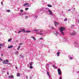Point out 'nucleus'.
I'll list each match as a JSON object with an SVG mask.
<instances>
[{"mask_svg": "<svg viewBox=\"0 0 79 79\" xmlns=\"http://www.w3.org/2000/svg\"><path fill=\"white\" fill-rule=\"evenodd\" d=\"M21 32V31H20L18 32V33H20Z\"/></svg>", "mask_w": 79, "mask_h": 79, "instance_id": "f704fd0d", "label": "nucleus"}, {"mask_svg": "<svg viewBox=\"0 0 79 79\" xmlns=\"http://www.w3.org/2000/svg\"><path fill=\"white\" fill-rule=\"evenodd\" d=\"M60 52H57V56H60Z\"/></svg>", "mask_w": 79, "mask_h": 79, "instance_id": "0eeeda50", "label": "nucleus"}, {"mask_svg": "<svg viewBox=\"0 0 79 79\" xmlns=\"http://www.w3.org/2000/svg\"><path fill=\"white\" fill-rule=\"evenodd\" d=\"M43 38L41 37V38H40V40H43Z\"/></svg>", "mask_w": 79, "mask_h": 79, "instance_id": "c756f323", "label": "nucleus"}, {"mask_svg": "<svg viewBox=\"0 0 79 79\" xmlns=\"http://www.w3.org/2000/svg\"><path fill=\"white\" fill-rule=\"evenodd\" d=\"M16 69H18V67H16Z\"/></svg>", "mask_w": 79, "mask_h": 79, "instance_id": "c03bdc74", "label": "nucleus"}, {"mask_svg": "<svg viewBox=\"0 0 79 79\" xmlns=\"http://www.w3.org/2000/svg\"><path fill=\"white\" fill-rule=\"evenodd\" d=\"M12 40V39H10L8 40V41L10 42L11 41V40Z\"/></svg>", "mask_w": 79, "mask_h": 79, "instance_id": "5701e85b", "label": "nucleus"}, {"mask_svg": "<svg viewBox=\"0 0 79 79\" xmlns=\"http://www.w3.org/2000/svg\"><path fill=\"white\" fill-rule=\"evenodd\" d=\"M2 48V47H1V46H0V48Z\"/></svg>", "mask_w": 79, "mask_h": 79, "instance_id": "49530a36", "label": "nucleus"}, {"mask_svg": "<svg viewBox=\"0 0 79 79\" xmlns=\"http://www.w3.org/2000/svg\"><path fill=\"white\" fill-rule=\"evenodd\" d=\"M48 7H52V6L51 5H49L48 4Z\"/></svg>", "mask_w": 79, "mask_h": 79, "instance_id": "a211bd4d", "label": "nucleus"}, {"mask_svg": "<svg viewBox=\"0 0 79 79\" xmlns=\"http://www.w3.org/2000/svg\"><path fill=\"white\" fill-rule=\"evenodd\" d=\"M54 34H55V35H56V36L57 35H58V33H57V31H55L54 32Z\"/></svg>", "mask_w": 79, "mask_h": 79, "instance_id": "f8f14e48", "label": "nucleus"}, {"mask_svg": "<svg viewBox=\"0 0 79 79\" xmlns=\"http://www.w3.org/2000/svg\"><path fill=\"white\" fill-rule=\"evenodd\" d=\"M23 43H20V45H23Z\"/></svg>", "mask_w": 79, "mask_h": 79, "instance_id": "2f4dec72", "label": "nucleus"}, {"mask_svg": "<svg viewBox=\"0 0 79 79\" xmlns=\"http://www.w3.org/2000/svg\"><path fill=\"white\" fill-rule=\"evenodd\" d=\"M42 33H39V34L40 35H41L42 34Z\"/></svg>", "mask_w": 79, "mask_h": 79, "instance_id": "58836bf2", "label": "nucleus"}, {"mask_svg": "<svg viewBox=\"0 0 79 79\" xmlns=\"http://www.w3.org/2000/svg\"><path fill=\"white\" fill-rule=\"evenodd\" d=\"M31 38H32V39H33L34 40H36V39L34 36H31Z\"/></svg>", "mask_w": 79, "mask_h": 79, "instance_id": "1a4fd4ad", "label": "nucleus"}, {"mask_svg": "<svg viewBox=\"0 0 79 79\" xmlns=\"http://www.w3.org/2000/svg\"><path fill=\"white\" fill-rule=\"evenodd\" d=\"M31 0L33 1V0Z\"/></svg>", "mask_w": 79, "mask_h": 79, "instance_id": "8fccbe9b", "label": "nucleus"}, {"mask_svg": "<svg viewBox=\"0 0 79 79\" xmlns=\"http://www.w3.org/2000/svg\"><path fill=\"white\" fill-rule=\"evenodd\" d=\"M70 60H73V58L71 57H70Z\"/></svg>", "mask_w": 79, "mask_h": 79, "instance_id": "72a5a7b5", "label": "nucleus"}, {"mask_svg": "<svg viewBox=\"0 0 79 79\" xmlns=\"http://www.w3.org/2000/svg\"><path fill=\"white\" fill-rule=\"evenodd\" d=\"M6 62H7V63H8V62H9V60H6Z\"/></svg>", "mask_w": 79, "mask_h": 79, "instance_id": "bb28decb", "label": "nucleus"}, {"mask_svg": "<svg viewBox=\"0 0 79 79\" xmlns=\"http://www.w3.org/2000/svg\"><path fill=\"white\" fill-rule=\"evenodd\" d=\"M0 60H1L2 61H3V59H2L1 58H0Z\"/></svg>", "mask_w": 79, "mask_h": 79, "instance_id": "473e14b6", "label": "nucleus"}, {"mask_svg": "<svg viewBox=\"0 0 79 79\" xmlns=\"http://www.w3.org/2000/svg\"><path fill=\"white\" fill-rule=\"evenodd\" d=\"M33 31H39V30H33Z\"/></svg>", "mask_w": 79, "mask_h": 79, "instance_id": "c85d7f7f", "label": "nucleus"}, {"mask_svg": "<svg viewBox=\"0 0 79 79\" xmlns=\"http://www.w3.org/2000/svg\"><path fill=\"white\" fill-rule=\"evenodd\" d=\"M26 18H27V16H26Z\"/></svg>", "mask_w": 79, "mask_h": 79, "instance_id": "09e8293b", "label": "nucleus"}, {"mask_svg": "<svg viewBox=\"0 0 79 79\" xmlns=\"http://www.w3.org/2000/svg\"><path fill=\"white\" fill-rule=\"evenodd\" d=\"M65 30V28L64 27H61L60 28V31L61 32V34H62L63 35H64V32H63V31H64Z\"/></svg>", "mask_w": 79, "mask_h": 79, "instance_id": "f257e3e1", "label": "nucleus"}, {"mask_svg": "<svg viewBox=\"0 0 79 79\" xmlns=\"http://www.w3.org/2000/svg\"><path fill=\"white\" fill-rule=\"evenodd\" d=\"M1 4H2V5H3V2L2 1V2H1Z\"/></svg>", "mask_w": 79, "mask_h": 79, "instance_id": "4c0bfd02", "label": "nucleus"}, {"mask_svg": "<svg viewBox=\"0 0 79 79\" xmlns=\"http://www.w3.org/2000/svg\"><path fill=\"white\" fill-rule=\"evenodd\" d=\"M48 11H49V13L50 15H52V11L51 10H50L49 9L48 10Z\"/></svg>", "mask_w": 79, "mask_h": 79, "instance_id": "7ed1b4c3", "label": "nucleus"}, {"mask_svg": "<svg viewBox=\"0 0 79 79\" xmlns=\"http://www.w3.org/2000/svg\"><path fill=\"white\" fill-rule=\"evenodd\" d=\"M7 12H8V13H9V12H10L11 11V10H6Z\"/></svg>", "mask_w": 79, "mask_h": 79, "instance_id": "b1692460", "label": "nucleus"}, {"mask_svg": "<svg viewBox=\"0 0 79 79\" xmlns=\"http://www.w3.org/2000/svg\"><path fill=\"white\" fill-rule=\"evenodd\" d=\"M31 31H25V32H26V33H28L29 32H31Z\"/></svg>", "mask_w": 79, "mask_h": 79, "instance_id": "9b49d317", "label": "nucleus"}, {"mask_svg": "<svg viewBox=\"0 0 79 79\" xmlns=\"http://www.w3.org/2000/svg\"><path fill=\"white\" fill-rule=\"evenodd\" d=\"M13 46L12 45H11L10 46H9L8 47V48H13Z\"/></svg>", "mask_w": 79, "mask_h": 79, "instance_id": "ddd939ff", "label": "nucleus"}, {"mask_svg": "<svg viewBox=\"0 0 79 79\" xmlns=\"http://www.w3.org/2000/svg\"><path fill=\"white\" fill-rule=\"evenodd\" d=\"M59 79H62V78H61V77H60L59 78Z\"/></svg>", "mask_w": 79, "mask_h": 79, "instance_id": "79ce46f5", "label": "nucleus"}, {"mask_svg": "<svg viewBox=\"0 0 79 79\" xmlns=\"http://www.w3.org/2000/svg\"><path fill=\"white\" fill-rule=\"evenodd\" d=\"M29 10V8H25V10Z\"/></svg>", "mask_w": 79, "mask_h": 79, "instance_id": "cd10ccee", "label": "nucleus"}, {"mask_svg": "<svg viewBox=\"0 0 79 79\" xmlns=\"http://www.w3.org/2000/svg\"><path fill=\"white\" fill-rule=\"evenodd\" d=\"M47 75H48V76H49V77H50V75L49 74V72H47Z\"/></svg>", "mask_w": 79, "mask_h": 79, "instance_id": "6ab92c4d", "label": "nucleus"}, {"mask_svg": "<svg viewBox=\"0 0 79 79\" xmlns=\"http://www.w3.org/2000/svg\"><path fill=\"white\" fill-rule=\"evenodd\" d=\"M32 62H31L30 63V66H32Z\"/></svg>", "mask_w": 79, "mask_h": 79, "instance_id": "aec40b11", "label": "nucleus"}, {"mask_svg": "<svg viewBox=\"0 0 79 79\" xmlns=\"http://www.w3.org/2000/svg\"><path fill=\"white\" fill-rule=\"evenodd\" d=\"M76 35V32H72L71 34H70L71 35Z\"/></svg>", "mask_w": 79, "mask_h": 79, "instance_id": "39448f33", "label": "nucleus"}, {"mask_svg": "<svg viewBox=\"0 0 79 79\" xmlns=\"http://www.w3.org/2000/svg\"><path fill=\"white\" fill-rule=\"evenodd\" d=\"M20 75H21V73H17V77H19V76H20Z\"/></svg>", "mask_w": 79, "mask_h": 79, "instance_id": "6e6552de", "label": "nucleus"}, {"mask_svg": "<svg viewBox=\"0 0 79 79\" xmlns=\"http://www.w3.org/2000/svg\"><path fill=\"white\" fill-rule=\"evenodd\" d=\"M7 74L8 76H9V72H7Z\"/></svg>", "mask_w": 79, "mask_h": 79, "instance_id": "e433bc0d", "label": "nucleus"}, {"mask_svg": "<svg viewBox=\"0 0 79 79\" xmlns=\"http://www.w3.org/2000/svg\"><path fill=\"white\" fill-rule=\"evenodd\" d=\"M52 67L53 68H54L55 69H56V67L54 65H52Z\"/></svg>", "mask_w": 79, "mask_h": 79, "instance_id": "f3484780", "label": "nucleus"}, {"mask_svg": "<svg viewBox=\"0 0 79 79\" xmlns=\"http://www.w3.org/2000/svg\"><path fill=\"white\" fill-rule=\"evenodd\" d=\"M26 78L27 79H28V77L27 76L26 77Z\"/></svg>", "mask_w": 79, "mask_h": 79, "instance_id": "37998d69", "label": "nucleus"}, {"mask_svg": "<svg viewBox=\"0 0 79 79\" xmlns=\"http://www.w3.org/2000/svg\"><path fill=\"white\" fill-rule=\"evenodd\" d=\"M54 23L55 24V25H58V24H59V23H58L56 22H55Z\"/></svg>", "mask_w": 79, "mask_h": 79, "instance_id": "4468645a", "label": "nucleus"}, {"mask_svg": "<svg viewBox=\"0 0 79 79\" xmlns=\"http://www.w3.org/2000/svg\"><path fill=\"white\" fill-rule=\"evenodd\" d=\"M29 5V3H25V4H24L23 6H26V5Z\"/></svg>", "mask_w": 79, "mask_h": 79, "instance_id": "9d476101", "label": "nucleus"}, {"mask_svg": "<svg viewBox=\"0 0 79 79\" xmlns=\"http://www.w3.org/2000/svg\"><path fill=\"white\" fill-rule=\"evenodd\" d=\"M18 51H16L15 52V54H16V55L18 54Z\"/></svg>", "mask_w": 79, "mask_h": 79, "instance_id": "393cba45", "label": "nucleus"}, {"mask_svg": "<svg viewBox=\"0 0 79 79\" xmlns=\"http://www.w3.org/2000/svg\"><path fill=\"white\" fill-rule=\"evenodd\" d=\"M20 11H21V12H23V10L22 9Z\"/></svg>", "mask_w": 79, "mask_h": 79, "instance_id": "7c9ffc66", "label": "nucleus"}, {"mask_svg": "<svg viewBox=\"0 0 79 79\" xmlns=\"http://www.w3.org/2000/svg\"><path fill=\"white\" fill-rule=\"evenodd\" d=\"M30 69H32V68H33V67L31 66H30Z\"/></svg>", "mask_w": 79, "mask_h": 79, "instance_id": "a878e982", "label": "nucleus"}, {"mask_svg": "<svg viewBox=\"0 0 79 79\" xmlns=\"http://www.w3.org/2000/svg\"><path fill=\"white\" fill-rule=\"evenodd\" d=\"M46 65H47V66H49V64H47Z\"/></svg>", "mask_w": 79, "mask_h": 79, "instance_id": "a19ab883", "label": "nucleus"}, {"mask_svg": "<svg viewBox=\"0 0 79 79\" xmlns=\"http://www.w3.org/2000/svg\"><path fill=\"white\" fill-rule=\"evenodd\" d=\"M40 32H43L42 31H40Z\"/></svg>", "mask_w": 79, "mask_h": 79, "instance_id": "de8ad7c7", "label": "nucleus"}, {"mask_svg": "<svg viewBox=\"0 0 79 79\" xmlns=\"http://www.w3.org/2000/svg\"><path fill=\"white\" fill-rule=\"evenodd\" d=\"M4 45L3 44H0V46H2V47H3Z\"/></svg>", "mask_w": 79, "mask_h": 79, "instance_id": "4be33fe9", "label": "nucleus"}, {"mask_svg": "<svg viewBox=\"0 0 79 79\" xmlns=\"http://www.w3.org/2000/svg\"><path fill=\"white\" fill-rule=\"evenodd\" d=\"M21 48V46H19L18 48H17V50H19V49H20V48Z\"/></svg>", "mask_w": 79, "mask_h": 79, "instance_id": "2eb2a0df", "label": "nucleus"}, {"mask_svg": "<svg viewBox=\"0 0 79 79\" xmlns=\"http://www.w3.org/2000/svg\"><path fill=\"white\" fill-rule=\"evenodd\" d=\"M3 61L4 62H2V63H3V64H8V63L7 62H5V60H3Z\"/></svg>", "mask_w": 79, "mask_h": 79, "instance_id": "dca6fc26", "label": "nucleus"}, {"mask_svg": "<svg viewBox=\"0 0 79 79\" xmlns=\"http://www.w3.org/2000/svg\"><path fill=\"white\" fill-rule=\"evenodd\" d=\"M68 20V19H67V18H65V19H64V21H67Z\"/></svg>", "mask_w": 79, "mask_h": 79, "instance_id": "412c9836", "label": "nucleus"}, {"mask_svg": "<svg viewBox=\"0 0 79 79\" xmlns=\"http://www.w3.org/2000/svg\"><path fill=\"white\" fill-rule=\"evenodd\" d=\"M78 23H79V20H78Z\"/></svg>", "mask_w": 79, "mask_h": 79, "instance_id": "a18cd8bd", "label": "nucleus"}, {"mask_svg": "<svg viewBox=\"0 0 79 79\" xmlns=\"http://www.w3.org/2000/svg\"><path fill=\"white\" fill-rule=\"evenodd\" d=\"M20 31H21V32H25V30L23 29H20Z\"/></svg>", "mask_w": 79, "mask_h": 79, "instance_id": "423d86ee", "label": "nucleus"}, {"mask_svg": "<svg viewBox=\"0 0 79 79\" xmlns=\"http://www.w3.org/2000/svg\"><path fill=\"white\" fill-rule=\"evenodd\" d=\"M57 71L58 72V74L59 75H61V70H60V69H59L57 70Z\"/></svg>", "mask_w": 79, "mask_h": 79, "instance_id": "f03ea898", "label": "nucleus"}, {"mask_svg": "<svg viewBox=\"0 0 79 79\" xmlns=\"http://www.w3.org/2000/svg\"><path fill=\"white\" fill-rule=\"evenodd\" d=\"M71 11V9H69L68 10V11Z\"/></svg>", "mask_w": 79, "mask_h": 79, "instance_id": "ea45409f", "label": "nucleus"}, {"mask_svg": "<svg viewBox=\"0 0 79 79\" xmlns=\"http://www.w3.org/2000/svg\"><path fill=\"white\" fill-rule=\"evenodd\" d=\"M1 55L2 56H3V54H1Z\"/></svg>", "mask_w": 79, "mask_h": 79, "instance_id": "c9c22d12", "label": "nucleus"}, {"mask_svg": "<svg viewBox=\"0 0 79 79\" xmlns=\"http://www.w3.org/2000/svg\"><path fill=\"white\" fill-rule=\"evenodd\" d=\"M9 78H14V76L13 75H10L8 76Z\"/></svg>", "mask_w": 79, "mask_h": 79, "instance_id": "20e7f679", "label": "nucleus"}]
</instances>
